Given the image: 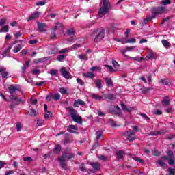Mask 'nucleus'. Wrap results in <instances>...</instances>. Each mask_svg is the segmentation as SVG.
<instances>
[{
  "label": "nucleus",
  "instance_id": "f257e3e1",
  "mask_svg": "<svg viewBox=\"0 0 175 175\" xmlns=\"http://www.w3.org/2000/svg\"><path fill=\"white\" fill-rule=\"evenodd\" d=\"M75 158V153L72 152V149L70 148H66L62 153L61 157H59L57 159L60 162V166L62 169L64 170H68V165L65 163V161H70Z\"/></svg>",
  "mask_w": 175,
  "mask_h": 175
},
{
  "label": "nucleus",
  "instance_id": "f03ea898",
  "mask_svg": "<svg viewBox=\"0 0 175 175\" xmlns=\"http://www.w3.org/2000/svg\"><path fill=\"white\" fill-rule=\"evenodd\" d=\"M105 35H106V33H105V29H94L92 30L90 36L92 38H94L95 43H98V42H100V40H102V39H103V38H105Z\"/></svg>",
  "mask_w": 175,
  "mask_h": 175
},
{
  "label": "nucleus",
  "instance_id": "7ed1b4c3",
  "mask_svg": "<svg viewBox=\"0 0 175 175\" xmlns=\"http://www.w3.org/2000/svg\"><path fill=\"white\" fill-rule=\"evenodd\" d=\"M103 2V7H101L98 10V16L100 17H103L105 14L109 13V10L111 9V4L107 0H101Z\"/></svg>",
  "mask_w": 175,
  "mask_h": 175
},
{
  "label": "nucleus",
  "instance_id": "20e7f679",
  "mask_svg": "<svg viewBox=\"0 0 175 175\" xmlns=\"http://www.w3.org/2000/svg\"><path fill=\"white\" fill-rule=\"evenodd\" d=\"M66 109L68 111L72 121L77 122V124H83V119L81 118V116H79L77 115V111H76L73 107H66Z\"/></svg>",
  "mask_w": 175,
  "mask_h": 175
},
{
  "label": "nucleus",
  "instance_id": "39448f33",
  "mask_svg": "<svg viewBox=\"0 0 175 175\" xmlns=\"http://www.w3.org/2000/svg\"><path fill=\"white\" fill-rule=\"evenodd\" d=\"M10 102L11 103L10 104V109H16V106H18V105H20V103H25V99H22L18 98V96L14 95V94H11L10 96Z\"/></svg>",
  "mask_w": 175,
  "mask_h": 175
},
{
  "label": "nucleus",
  "instance_id": "423d86ee",
  "mask_svg": "<svg viewBox=\"0 0 175 175\" xmlns=\"http://www.w3.org/2000/svg\"><path fill=\"white\" fill-rule=\"evenodd\" d=\"M150 12L152 14V18H156L157 16L159 14H165V13H166L167 12V10L165 6L152 7L150 9Z\"/></svg>",
  "mask_w": 175,
  "mask_h": 175
},
{
  "label": "nucleus",
  "instance_id": "0eeeda50",
  "mask_svg": "<svg viewBox=\"0 0 175 175\" xmlns=\"http://www.w3.org/2000/svg\"><path fill=\"white\" fill-rule=\"evenodd\" d=\"M122 135L123 136L127 137V140H129V142H133V140H136L135 132L132 130L125 131Z\"/></svg>",
  "mask_w": 175,
  "mask_h": 175
},
{
  "label": "nucleus",
  "instance_id": "6e6552de",
  "mask_svg": "<svg viewBox=\"0 0 175 175\" xmlns=\"http://www.w3.org/2000/svg\"><path fill=\"white\" fill-rule=\"evenodd\" d=\"M60 72L64 79H66L67 80H68V79H72V75H70V73L68 72V70H66V68L65 67H62L60 70Z\"/></svg>",
  "mask_w": 175,
  "mask_h": 175
},
{
  "label": "nucleus",
  "instance_id": "1a4fd4ad",
  "mask_svg": "<svg viewBox=\"0 0 175 175\" xmlns=\"http://www.w3.org/2000/svg\"><path fill=\"white\" fill-rule=\"evenodd\" d=\"M90 166L93 167L94 170H92V173H95V172H99L100 170V163H90Z\"/></svg>",
  "mask_w": 175,
  "mask_h": 175
},
{
  "label": "nucleus",
  "instance_id": "9d476101",
  "mask_svg": "<svg viewBox=\"0 0 175 175\" xmlns=\"http://www.w3.org/2000/svg\"><path fill=\"white\" fill-rule=\"evenodd\" d=\"M37 24H38V31L40 32H44V31H46V28H47L46 23H42L40 22H37Z\"/></svg>",
  "mask_w": 175,
  "mask_h": 175
},
{
  "label": "nucleus",
  "instance_id": "9b49d317",
  "mask_svg": "<svg viewBox=\"0 0 175 175\" xmlns=\"http://www.w3.org/2000/svg\"><path fill=\"white\" fill-rule=\"evenodd\" d=\"M120 106L123 110V111H127V113H131L135 110V108L133 107H126V105H125L123 103L120 104Z\"/></svg>",
  "mask_w": 175,
  "mask_h": 175
},
{
  "label": "nucleus",
  "instance_id": "f8f14e48",
  "mask_svg": "<svg viewBox=\"0 0 175 175\" xmlns=\"http://www.w3.org/2000/svg\"><path fill=\"white\" fill-rule=\"evenodd\" d=\"M124 154H125V150H118L116 154V159L118 161H121V159H124Z\"/></svg>",
  "mask_w": 175,
  "mask_h": 175
},
{
  "label": "nucleus",
  "instance_id": "ddd939ff",
  "mask_svg": "<svg viewBox=\"0 0 175 175\" xmlns=\"http://www.w3.org/2000/svg\"><path fill=\"white\" fill-rule=\"evenodd\" d=\"M77 129H77V127H76V126H75V125H69L68 126V129L67 131L70 133H75L76 135H79V132L75 131H77Z\"/></svg>",
  "mask_w": 175,
  "mask_h": 175
},
{
  "label": "nucleus",
  "instance_id": "4468645a",
  "mask_svg": "<svg viewBox=\"0 0 175 175\" xmlns=\"http://www.w3.org/2000/svg\"><path fill=\"white\" fill-rule=\"evenodd\" d=\"M40 16V12H34L33 14L29 17L28 21H32V20H36Z\"/></svg>",
  "mask_w": 175,
  "mask_h": 175
},
{
  "label": "nucleus",
  "instance_id": "2eb2a0df",
  "mask_svg": "<svg viewBox=\"0 0 175 175\" xmlns=\"http://www.w3.org/2000/svg\"><path fill=\"white\" fill-rule=\"evenodd\" d=\"M79 105L81 106H85V103L81 99H78L74 102L73 106L74 107H79Z\"/></svg>",
  "mask_w": 175,
  "mask_h": 175
},
{
  "label": "nucleus",
  "instance_id": "dca6fc26",
  "mask_svg": "<svg viewBox=\"0 0 175 175\" xmlns=\"http://www.w3.org/2000/svg\"><path fill=\"white\" fill-rule=\"evenodd\" d=\"M116 110L113 111V114H115V116H122V112L121 111V108H120V107L118 105H117L116 107H115Z\"/></svg>",
  "mask_w": 175,
  "mask_h": 175
},
{
  "label": "nucleus",
  "instance_id": "f3484780",
  "mask_svg": "<svg viewBox=\"0 0 175 175\" xmlns=\"http://www.w3.org/2000/svg\"><path fill=\"white\" fill-rule=\"evenodd\" d=\"M162 103L163 106H169L170 105V99H169V96H165Z\"/></svg>",
  "mask_w": 175,
  "mask_h": 175
},
{
  "label": "nucleus",
  "instance_id": "a211bd4d",
  "mask_svg": "<svg viewBox=\"0 0 175 175\" xmlns=\"http://www.w3.org/2000/svg\"><path fill=\"white\" fill-rule=\"evenodd\" d=\"M8 91L10 94H14L16 91H20V88H16V86H10L8 88Z\"/></svg>",
  "mask_w": 175,
  "mask_h": 175
},
{
  "label": "nucleus",
  "instance_id": "6ab92c4d",
  "mask_svg": "<svg viewBox=\"0 0 175 175\" xmlns=\"http://www.w3.org/2000/svg\"><path fill=\"white\" fill-rule=\"evenodd\" d=\"M92 99H95V100H102L103 97L102 96L98 95L96 94H92Z\"/></svg>",
  "mask_w": 175,
  "mask_h": 175
},
{
  "label": "nucleus",
  "instance_id": "aec40b11",
  "mask_svg": "<svg viewBox=\"0 0 175 175\" xmlns=\"http://www.w3.org/2000/svg\"><path fill=\"white\" fill-rule=\"evenodd\" d=\"M61 145H56L55 148L53 149L54 154H59V152H61Z\"/></svg>",
  "mask_w": 175,
  "mask_h": 175
},
{
  "label": "nucleus",
  "instance_id": "412c9836",
  "mask_svg": "<svg viewBox=\"0 0 175 175\" xmlns=\"http://www.w3.org/2000/svg\"><path fill=\"white\" fill-rule=\"evenodd\" d=\"M104 96L106 99H109V100H114L116 99V96L111 94H105Z\"/></svg>",
  "mask_w": 175,
  "mask_h": 175
},
{
  "label": "nucleus",
  "instance_id": "4be33fe9",
  "mask_svg": "<svg viewBox=\"0 0 175 175\" xmlns=\"http://www.w3.org/2000/svg\"><path fill=\"white\" fill-rule=\"evenodd\" d=\"M105 81L108 87H113V80H111V78H109V77L105 78Z\"/></svg>",
  "mask_w": 175,
  "mask_h": 175
},
{
  "label": "nucleus",
  "instance_id": "5701e85b",
  "mask_svg": "<svg viewBox=\"0 0 175 175\" xmlns=\"http://www.w3.org/2000/svg\"><path fill=\"white\" fill-rule=\"evenodd\" d=\"M75 33H76V31H75V29L73 27L67 30V35H68L69 36H73Z\"/></svg>",
  "mask_w": 175,
  "mask_h": 175
},
{
  "label": "nucleus",
  "instance_id": "b1692460",
  "mask_svg": "<svg viewBox=\"0 0 175 175\" xmlns=\"http://www.w3.org/2000/svg\"><path fill=\"white\" fill-rule=\"evenodd\" d=\"M151 90H152V88L143 87L142 88H141L142 94H148V91H151Z\"/></svg>",
  "mask_w": 175,
  "mask_h": 175
},
{
  "label": "nucleus",
  "instance_id": "393cba45",
  "mask_svg": "<svg viewBox=\"0 0 175 175\" xmlns=\"http://www.w3.org/2000/svg\"><path fill=\"white\" fill-rule=\"evenodd\" d=\"M83 76L89 79H94L95 77V75L92 72H88V74H83Z\"/></svg>",
  "mask_w": 175,
  "mask_h": 175
},
{
  "label": "nucleus",
  "instance_id": "a878e982",
  "mask_svg": "<svg viewBox=\"0 0 175 175\" xmlns=\"http://www.w3.org/2000/svg\"><path fill=\"white\" fill-rule=\"evenodd\" d=\"M154 18H152V15L145 18L144 19V24H148V21H151V20H154Z\"/></svg>",
  "mask_w": 175,
  "mask_h": 175
},
{
  "label": "nucleus",
  "instance_id": "bb28decb",
  "mask_svg": "<svg viewBox=\"0 0 175 175\" xmlns=\"http://www.w3.org/2000/svg\"><path fill=\"white\" fill-rule=\"evenodd\" d=\"M139 115L141 117H143L144 120L147 121V122H150V121H151V119H150V118L147 116L146 113H140Z\"/></svg>",
  "mask_w": 175,
  "mask_h": 175
},
{
  "label": "nucleus",
  "instance_id": "cd10ccee",
  "mask_svg": "<svg viewBox=\"0 0 175 175\" xmlns=\"http://www.w3.org/2000/svg\"><path fill=\"white\" fill-rule=\"evenodd\" d=\"M157 163L158 165H159V166H161V167H163V169H166V166H167V165H166V163L163 162V161L162 160L157 161Z\"/></svg>",
  "mask_w": 175,
  "mask_h": 175
},
{
  "label": "nucleus",
  "instance_id": "c85d7f7f",
  "mask_svg": "<svg viewBox=\"0 0 175 175\" xmlns=\"http://www.w3.org/2000/svg\"><path fill=\"white\" fill-rule=\"evenodd\" d=\"M72 142H73V138H69L68 137H64V144H69Z\"/></svg>",
  "mask_w": 175,
  "mask_h": 175
},
{
  "label": "nucleus",
  "instance_id": "c756f323",
  "mask_svg": "<svg viewBox=\"0 0 175 175\" xmlns=\"http://www.w3.org/2000/svg\"><path fill=\"white\" fill-rule=\"evenodd\" d=\"M95 83H96V87H97L98 90H100V88H102V81H100V79L96 80Z\"/></svg>",
  "mask_w": 175,
  "mask_h": 175
},
{
  "label": "nucleus",
  "instance_id": "7c9ffc66",
  "mask_svg": "<svg viewBox=\"0 0 175 175\" xmlns=\"http://www.w3.org/2000/svg\"><path fill=\"white\" fill-rule=\"evenodd\" d=\"M161 43L164 46V47H165L166 49H169V46H170V43H169L167 40H162Z\"/></svg>",
  "mask_w": 175,
  "mask_h": 175
},
{
  "label": "nucleus",
  "instance_id": "2f4dec72",
  "mask_svg": "<svg viewBox=\"0 0 175 175\" xmlns=\"http://www.w3.org/2000/svg\"><path fill=\"white\" fill-rule=\"evenodd\" d=\"M53 99H54V100H59L61 99V95L59 94V93L53 94Z\"/></svg>",
  "mask_w": 175,
  "mask_h": 175
},
{
  "label": "nucleus",
  "instance_id": "473e14b6",
  "mask_svg": "<svg viewBox=\"0 0 175 175\" xmlns=\"http://www.w3.org/2000/svg\"><path fill=\"white\" fill-rule=\"evenodd\" d=\"M170 3H172L170 0H162L160 4L166 6V5H170Z\"/></svg>",
  "mask_w": 175,
  "mask_h": 175
},
{
  "label": "nucleus",
  "instance_id": "72a5a7b5",
  "mask_svg": "<svg viewBox=\"0 0 175 175\" xmlns=\"http://www.w3.org/2000/svg\"><path fill=\"white\" fill-rule=\"evenodd\" d=\"M47 3V1L46 0H44L42 1H38L36 3V6H44L45 4Z\"/></svg>",
  "mask_w": 175,
  "mask_h": 175
},
{
  "label": "nucleus",
  "instance_id": "f704fd0d",
  "mask_svg": "<svg viewBox=\"0 0 175 175\" xmlns=\"http://www.w3.org/2000/svg\"><path fill=\"white\" fill-rule=\"evenodd\" d=\"M57 53H59L58 48L55 46L51 48V54H57Z\"/></svg>",
  "mask_w": 175,
  "mask_h": 175
},
{
  "label": "nucleus",
  "instance_id": "c9c22d12",
  "mask_svg": "<svg viewBox=\"0 0 175 175\" xmlns=\"http://www.w3.org/2000/svg\"><path fill=\"white\" fill-rule=\"evenodd\" d=\"M133 159L134 161H135L136 162H139V163H142V164L144 163V161H143V159H140L139 157H133Z\"/></svg>",
  "mask_w": 175,
  "mask_h": 175
},
{
  "label": "nucleus",
  "instance_id": "e433bc0d",
  "mask_svg": "<svg viewBox=\"0 0 175 175\" xmlns=\"http://www.w3.org/2000/svg\"><path fill=\"white\" fill-rule=\"evenodd\" d=\"M79 58L81 60L88 61V57L85 54H82L79 56Z\"/></svg>",
  "mask_w": 175,
  "mask_h": 175
},
{
  "label": "nucleus",
  "instance_id": "4c0bfd02",
  "mask_svg": "<svg viewBox=\"0 0 175 175\" xmlns=\"http://www.w3.org/2000/svg\"><path fill=\"white\" fill-rule=\"evenodd\" d=\"M105 68H107L108 70H109V72L111 73H114L116 72V70L113 69V66H110V65H105Z\"/></svg>",
  "mask_w": 175,
  "mask_h": 175
},
{
  "label": "nucleus",
  "instance_id": "58836bf2",
  "mask_svg": "<svg viewBox=\"0 0 175 175\" xmlns=\"http://www.w3.org/2000/svg\"><path fill=\"white\" fill-rule=\"evenodd\" d=\"M0 32H9V26L8 25L3 26V27L1 29Z\"/></svg>",
  "mask_w": 175,
  "mask_h": 175
},
{
  "label": "nucleus",
  "instance_id": "ea45409f",
  "mask_svg": "<svg viewBox=\"0 0 175 175\" xmlns=\"http://www.w3.org/2000/svg\"><path fill=\"white\" fill-rule=\"evenodd\" d=\"M96 135L97 140H99V139H100V137L103 136V133L101 131H98L96 132Z\"/></svg>",
  "mask_w": 175,
  "mask_h": 175
},
{
  "label": "nucleus",
  "instance_id": "a19ab883",
  "mask_svg": "<svg viewBox=\"0 0 175 175\" xmlns=\"http://www.w3.org/2000/svg\"><path fill=\"white\" fill-rule=\"evenodd\" d=\"M29 116H31V117H36V111L34 109H30Z\"/></svg>",
  "mask_w": 175,
  "mask_h": 175
},
{
  "label": "nucleus",
  "instance_id": "79ce46f5",
  "mask_svg": "<svg viewBox=\"0 0 175 175\" xmlns=\"http://www.w3.org/2000/svg\"><path fill=\"white\" fill-rule=\"evenodd\" d=\"M112 65L116 68V69H120V64L116 60H112Z\"/></svg>",
  "mask_w": 175,
  "mask_h": 175
},
{
  "label": "nucleus",
  "instance_id": "37998d69",
  "mask_svg": "<svg viewBox=\"0 0 175 175\" xmlns=\"http://www.w3.org/2000/svg\"><path fill=\"white\" fill-rule=\"evenodd\" d=\"M154 58H155V54L152 52H150L148 56L146 57V59H154Z\"/></svg>",
  "mask_w": 175,
  "mask_h": 175
},
{
  "label": "nucleus",
  "instance_id": "c03bdc74",
  "mask_svg": "<svg viewBox=\"0 0 175 175\" xmlns=\"http://www.w3.org/2000/svg\"><path fill=\"white\" fill-rule=\"evenodd\" d=\"M23 47L21 46V44H18L14 49V53H18L20 50H21Z\"/></svg>",
  "mask_w": 175,
  "mask_h": 175
},
{
  "label": "nucleus",
  "instance_id": "a18cd8bd",
  "mask_svg": "<svg viewBox=\"0 0 175 175\" xmlns=\"http://www.w3.org/2000/svg\"><path fill=\"white\" fill-rule=\"evenodd\" d=\"M167 155L168 158H174V154L172 150H168L167 152Z\"/></svg>",
  "mask_w": 175,
  "mask_h": 175
},
{
  "label": "nucleus",
  "instance_id": "49530a36",
  "mask_svg": "<svg viewBox=\"0 0 175 175\" xmlns=\"http://www.w3.org/2000/svg\"><path fill=\"white\" fill-rule=\"evenodd\" d=\"M24 162H32L33 159L31 157H26L23 158Z\"/></svg>",
  "mask_w": 175,
  "mask_h": 175
},
{
  "label": "nucleus",
  "instance_id": "de8ad7c7",
  "mask_svg": "<svg viewBox=\"0 0 175 175\" xmlns=\"http://www.w3.org/2000/svg\"><path fill=\"white\" fill-rule=\"evenodd\" d=\"M65 55H59L57 57V61H59V62H62V61H64V59H65Z\"/></svg>",
  "mask_w": 175,
  "mask_h": 175
},
{
  "label": "nucleus",
  "instance_id": "09e8293b",
  "mask_svg": "<svg viewBox=\"0 0 175 175\" xmlns=\"http://www.w3.org/2000/svg\"><path fill=\"white\" fill-rule=\"evenodd\" d=\"M59 92H60L61 94H62L63 95H66V94H68V90H66V89L64 88H61L59 89Z\"/></svg>",
  "mask_w": 175,
  "mask_h": 175
},
{
  "label": "nucleus",
  "instance_id": "8fccbe9b",
  "mask_svg": "<svg viewBox=\"0 0 175 175\" xmlns=\"http://www.w3.org/2000/svg\"><path fill=\"white\" fill-rule=\"evenodd\" d=\"M32 75H39L40 74V70L39 69H33L31 70Z\"/></svg>",
  "mask_w": 175,
  "mask_h": 175
},
{
  "label": "nucleus",
  "instance_id": "3c124183",
  "mask_svg": "<svg viewBox=\"0 0 175 175\" xmlns=\"http://www.w3.org/2000/svg\"><path fill=\"white\" fill-rule=\"evenodd\" d=\"M16 128L17 132H20V131H21V128H22L21 124L20 122H17Z\"/></svg>",
  "mask_w": 175,
  "mask_h": 175
},
{
  "label": "nucleus",
  "instance_id": "603ef678",
  "mask_svg": "<svg viewBox=\"0 0 175 175\" xmlns=\"http://www.w3.org/2000/svg\"><path fill=\"white\" fill-rule=\"evenodd\" d=\"M165 133H166L165 130H161L159 131H156V136H158V135H165Z\"/></svg>",
  "mask_w": 175,
  "mask_h": 175
},
{
  "label": "nucleus",
  "instance_id": "864d4df0",
  "mask_svg": "<svg viewBox=\"0 0 175 175\" xmlns=\"http://www.w3.org/2000/svg\"><path fill=\"white\" fill-rule=\"evenodd\" d=\"M9 75V72H6V70L3 71V72L1 73V76L3 79H6V77H8Z\"/></svg>",
  "mask_w": 175,
  "mask_h": 175
},
{
  "label": "nucleus",
  "instance_id": "5fc2aeb1",
  "mask_svg": "<svg viewBox=\"0 0 175 175\" xmlns=\"http://www.w3.org/2000/svg\"><path fill=\"white\" fill-rule=\"evenodd\" d=\"M81 172H87V168L84 167V163L81 164V167H79Z\"/></svg>",
  "mask_w": 175,
  "mask_h": 175
},
{
  "label": "nucleus",
  "instance_id": "6e6d98bb",
  "mask_svg": "<svg viewBox=\"0 0 175 175\" xmlns=\"http://www.w3.org/2000/svg\"><path fill=\"white\" fill-rule=\"evenodd\" d=\"M132 59H134V61H138V62H140V61H143V59H144V58L143 57H130Z\"/></svg>",
  "mask_w": 175,
  "mask_h": 175
},
{
  "label": "nucleus",
  "instance_id": "4d7b16f0",
  "mask_svg": "<svg viewBox=\"0 0 175 175\" xmlns=\"http://www.w3.org/2000/svg\"><path fill=\"white\" fill-rule=\"evenodd\" d=\"M175 162H174V158H169L168 159V164L172 165H174Z\"/></svg>",
  "mask_w": 175,
  "mask_h": 175
},
{
  "label": "nucleus",
  "instance_id": "13d9d810",
  "mask_svg": "<svg viewBox=\"0 0 175 175\" xmlns=\"http://www.w3.org/2000/svg\"><path fill=\"white\" fill-rule=\"evenodd\" d=\"M161 83H162L164 85H169V81H167V79H161Z\"/></svg>",
  "mask_w": 175,
  "mask_h": 175
},
{
  "label": "nucleus",
  "instance_id": "bf43d9fd",
  "mask_svg": "<svg viewBox=\"0 0 175 175\" xmlns=\"http://www.w3.org/2000/svg\"><path fill=\"white\" fill-rule=\"evenodd\" d=\"M7 19L6 18H2L0 21V27H2V25H5L6 24Z\"/></svg>",
  "mask_w": 175,
  "mask_h": 175
},
{
  "label": "nucleus",
  "instance_id": "052dcab7",
  "mask_svg": "<svg viewBox=\"0 0 175 175\" xmlns=\"http://www.w3.org/2000/svg\"><path fill=\"white\" fill-rule=\"evenodd\" d=\"M50 74L52 76H55V75H58V71L57 70H51Z\"/></svg>",
  "mask_w": 175,
  "mask_h": 175
},
{
  "label": "nucleus",
  "instance_id": "680f3d73",
  "mask_svg": "<svg viewBox=\"0 0 175 175\" xmlns=\"http://www.w3.org/2000/svg\"><path fill=\"white\" fill-rule=\"evenodd\" d=\"M126 43H136V39L135 38H131L126 40Z\"/></svg>",
  "mask_w": 175,
  "mask_h": 175
},
{
  "label": "nucleus",
  "instance_id": "e2e57ef3",
  "mask_svg": "<svg viewBox=\"0 0 175 175\" xmlns=\"http://www.w3.org/2000/svg\"><path fill=\"white\" fill-rule=\"evenodd\" d=\"M50 114H51L50 111H46L45 112V114H44L45 120H49V118H50Z\"/></svg>",
  "mask_w": 175,
  "mask_h": 175
},
{
  "label": "nucleus",
  "instance_id": "0e129e2a",
  "mask_svg": "<svg viewBox=\"0 0 175 175\" xmlns=\"http://www.w3.org/2000/svg\"><path fill=\"white\" fill-rule=\"evenodd\" d=\"M77 82L78 83V84H80L81 85H84V81H83V80L80 79V78H77Z\"/></svg>",
  "mask_w": 175,
  "mask_h": 175
},
{
  "label": "nucleus",
  "instance_id": "69168bd1",
  "mask_svg": "<svg viewBox=\"0 0 175 175\" xmlns=\"http://www.w3.org/2000/svg\"><path fill=\"white\" fill-rule=\"evenodd\" d=\"M77 47H81V45L79 44H74L72 46L71 49H73L74 50H76V49H77Z\"/></svg>",
  "mask_w": 175,
  "mask_h": 175
},
{
  "label": "nucleus",
  "instance_id": "338daca9",
  "mask_svg": "<svg viewBox=\"0 0 175 175\" xmlns=\"http://www.w3.org/2000/svg\"><path fill=\"white\" fill-rule=\"evenodd\" d=\"M51 98H53V94H50L49 95L46 96V100H48L49 102H50L51 100Z\"/></svg>",
  "mask_w": 175,
  "mask_h": 175
},
{
  "label": "nucleus",
  "instance_id": "774afa93",
  "mask_svg": "<svg viewBox=\"0 0 175 175\" xmlns=\"http://www.w3.org/2000/svg\"><path fill=\"white\" fill-rule=\"evenodd\" d=\"M90 70L92 71V72H95V70H99V67H98V66H93V67H92L91 68H90Z\"/></svg>",
  "mask_w": 175,
  "mask_h": 175
}]
</instances>
